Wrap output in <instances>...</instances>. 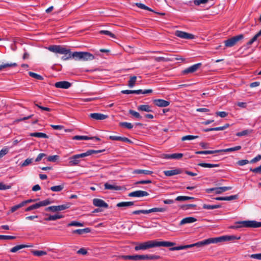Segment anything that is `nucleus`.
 I'll list each match as a JSON object with an SVG mask.
<instances>
[{"label":"nucleus","mask_w":261,"mask_h":261,"mask_svg":"<svg viewBox=\"0 0 261 261\" xmlns=\"http://www.w3.org/2000/svg\"><path fill=\"white\" fill-rule=\"evenodd\" d=\"M46 155V154L44 153H41L40 154H38V155L37 156V157L36 158V159H35V162H39Z\"/></svg>","instance_id":"69168bd1"},{"label":"nucleus","mask_w":261,"mask_h":261,"mask_svg":"<svg viewBox=\"0 0 261 261\" xmlns=\"http://www.w3.org/2000/svg\"><path fill=\"white\" fill-rule=\"evenodd\" d=\"M31 252L33 253V255L35 256H40L42 255H44L47 254V252L45 251L42 250H32L31 251Z\"/></svg>","instance_id":"f704fd0d"},{"label":"nucleus","mask_w":261,"mask_h":261,"mask_svg":"<svg viewBox=\"0 0 261 261\" xmlns=\"http://www.w3.org/2000/svg\"><path fill=\"white\" fill-rule=\"evenodd\" d=\"M59 158V156L57 155H51L47 158V160L48 162H55L57 160H58Z\"/></svg>","instance_id":"6e6d98bb"},{"label":"nucleus","mask_w":261,"mask_h":261,"mask_svg":"<svg viewBox=\"0 0 261 261\" xmlns=\"http://www.w3.org/2000/svg\"><path fill=\"white\" fill-rule=\"evenodd\" d=\"M221 206L220 204H215V205H208L206 204H204L203 205V208L204 209L207 210H212L215 208H218L221 207Z\"/></svg>","instance_id":"c9c22d12"},{"label":"nucleus","mask_w":261,"mask_h":261,"mask_svg":"<svg viewBox=\"0 0 261 261\" xmlns=\"http://www.w3.org/2000/svg\"><path fill=\"white\" fill-rule=\"evenodd\" d=\"M198 138V136L187 135V136L182 137L181 138V140L183 141H186V140H191L195 139H196Z\"/></svg>","instance_id":"8fccbe9b"},{"label":"nucleus","mask_w":261,"mask_h":261,"mask_svg":"<svg viewBox=\"0 0 261 261\" xmlns=\"http://www.w3.org/2000/svg\"><path fill=\"white\" fill-rule=\"evenodd\" d=\"M201 65L202 64L201 63L195 64L184 70L182 71V73L183 74H188L189 73H193L195 72L199 68H200Z\"/></svg>","instance_id":"f8f14e48"},{"label":"nucleus","mask_w":261,"mask_h":261,"mask_svg":"<svg viewBox=\"0 0 261 261\" xmlns=\"http://www.w3.org/2000/svg\"><path fill=\"white\" fill-rule=\"evenodd\" d=\"M241 238L240 237H237L236 236H223L217 238H210L208 239L198 242L194 244L181 245L177 247H173L169 248L170 251L180 250L187 248L196 247L197 248L201 247L210 244H216L219 242L230 241L234 240H239Z\"/></svg>","instance_id":"f257e3e1"},{"label":"nucleus","mask_w":261,"mask_h":261,"mask_svg":"<svg viewBox=\"0 0 261 261\" xmlns=\"http://www.w3.org/2000/svg\"><path fill=\"white\" fill-rule=\"evenodd\" d=\"M47 49L56 54L64 55L61 58L62 60L64 61L69 60L72 57V53L71 52L70 50L61 45H50L47 47Z\"/></svg>","instance_id":"7ed1b4c3"},{"label":"nucleus","mask_w":261,"mask_h":261,"mask_svg":"<svg viewBox=\"0 0 261 261\" xmlns=\"http://www.w3.org/2000/svg\"><path fill=\"white\" fill-rule=\"evenodd\" d=\"M198 166H199L204 168H213L219 167V164H213L210 163H201L198 164Z\"/></svg>","instance_id":"c756f323"},{"label":"nucleus","mask_w":261,"mask_h":261,"mask_svg":"<svg viewBox=\"0 0 261 261\" xmlns=\"http://www.w3.org/2000/svg\"><path fill=\"white\" fill-rule=\"evenodd\" d=\"M70 207L69 203H66L64 204H62L60 205H53L48 206L45 208V210L46 211H50L51 212H57L65 210L66 209Z\"/></svg>","instance_id":"1a4fd4ad"},{"label":"nucleus","mask_w":261,"mask_h":261,"mask_svg":"<svg viewBox=\"0 0 261 261\" xmlns=\"http://www.w3.org/2000/svg\"><path fill=\"white\" fill-rule=\"evenodd\" d=\"M261 160V154L257 155L250 161V163H254Z\"/></svg>","instance_id":"338daca9"},{"label":"nucleus","mask_w":261,"mask_h":261,"mask_svg":"<svg viewBox=\"0 0 261 261\" xmlns=\"http://www.w3.org/2000/svg\"><path fill=\"white\" fill-rule=\"evenodd\" d=\"M9 151V150L7 148H3L0 151V158L4 156L5 155H6Z\"/></svg>","instance_id":"0e129e2a"},{"label":"nucleus","mask_w":261,"mask_h":261,"mask_svg":"<svg viewBox=\"0 0 261 261\" xmlns=\"http://www.w3.org/2000/svg\"><path fill=\"white\" fill-rule=\"evenodd\" d=\"M183 154L181 153L173 154H164L163 158L167 159H180L183 156Z\"/></svg>","instance_id":"a211bd4d"},{"label":"nucleus","mask_w":261,"mask_h":261,"mask_svg":"<svg viewBox=\"0 0 261 261\" xmlns=\"http://www.w3.org/2000/svg\"><path fill=\"white\" fill-rule=\"evenodd\" d=\"M39 208L38 203L33 204L25 209V212L31 211L32 210Z\"/></svg>","instance_id":"3c124183"},{"label":"nucleus","mask_w":261,"mask_h":261,"mask_svg":"<svg viewBox=\"0 0 261 261\" xmlns=\"http://www.w3.org/2000/svg\"><path fill=\"white\" fill-rule=\"evenodd\" d=\"M250 257L261 260V253L253 254L250 255Z\"/></svg>","instance_id":"774afa93"},{"label":"nucleus","mask_w":261,"mask_h":261,"mask_svg":"<svg viewBox=\"0 0 261 261\" xmlns=\"http://www.w3.org/2000/svg\"><path fill=\"white\" fill-rule=\"evenodd\" d=\"M56 88L62 89H68L71 87V84L67 81H61L55 84Z\"/></svg>","instance_id":"f3484780"},{"label":"nucleus","mask_w":261,"mask_h":261,"mask_svg":"<svg viewBox=\"0 0 261 261\" xmlns=\"http://www.w3.org/2000/svg\"><path fill=\"white\" fill-rule=\"evenodd\" d=\"M208 2V0H194V4L195 6H199L201 4H205Z\"/></svg>","instance_id":"4d7b16f0"},{"label":"nucleus","mask_w":261,"mask_h":261,"mask_svg":"<svg viewBox=\"0 0 261 261\" xmlns=\"http://www.w3.org/2000/svg\"><path fill=\"white\" fill-rule=\"evenodd\" d=\"M99 33L100 34H105V35H108L110 37H111L112 38H116V36L115 34H114L113 33H112V32H111L110 31H107V30H101V31H99Z\"/></svg>","instance_id":"a18cd8bd"},{"label":"nucleus","mask_w":261,"mask_h":261,"mask_svg":"<svg viewBox=\"0 0 261 261\" xmlns=\"http://www.w3.org/2000/svg\"><path fill=\"white\" fill-rule=\"evenodd\" d=\"M93 204L94 206L99 207H105L108 208V204L105 202V201L102 199L94 198L93 200Z\"/></svg>","instance_id":"ddd939ff"},{"label":"nucleus","mask_w":261,"mask_h":261,"mask_svg":"<svg viewBox=\"0 0 261 261\" xmlns=\"http://www.w3.org/2000/svg\"><path fill=\"white\" fill-rule=\"evenodd\" d=\"M231 187H222L207 189L206 190V191L208 193H210L213 191H215L216 194H219L227 190H231Z\"/></svg>","instance_id":"9d476101"},{"label":"nucleus","mask_w":261,"mask_h":261,"mask_svg":"<svg viewBox=\"0 0 261 261\" xmlns=\"http://www.w3.org/2000/svg\"><path fill=\"white\" fill-rule=\"evenodd\" d=\"M16 237L11 236L0 235V240H13Z\"/></svg>","instance_id":"13d9d810"},{"label":"nucleus","mask_w":261,"mask_h":261,"mask_svg":"<svg viewBox=\"0 0 261 261\" xmlns=\"http://www.w3.org/2000/svg\"><path fill=\"white\" fill-rule=\"evenodd\" d=\"M175 35L179 38L186 39H193L194 38V35L179 30L175 31Z\"/></svg>","instance_id":"9b49d317"},{"label":"nucleus","mask_w":261,"mask_h":261,"mask_svg":"<svg viewBox=\"0 0 261 261\" xmlns=\"http://www.w3.org/2000/svg\"><path fill=\"white\" fill-rule=\"evenodd\" d=\"M196 206V204H185L181 206V208L185 210H187L192 208L195 207Z\"/></svg>","instance_id":"5fc2aeb1"},{"label":"nucleus","mask_w":261,"mask_h":261,"mask_svg":"<svg viewBox=\"0 0 261 261\" xmlns=\"http://www.w3.org/2000/svg\"><path fill=\"white\" fill-rule=\"evenodd\" d=\"M153 103L159 107H166L170 105V102L162 99L153 100Z\"/></svg>","instance_id":"dca6fc26"},{"label":"nucleus","mask_w":261,"mask_h":261,"mask_svg":"<svg viewBox=\"0 0 261 261\" xmlns=\"http://www.w3.org/2000/svg\"><path fill=\"white\" fill-rule=\"evenodd\" d=\"M197 221V219L194 217H189L184 218L180 222V225H182L187 223H191Z\"/></svg>","instance_id":"4be33fe9"},{"label":"nucleus","mask_w":261,"mask_h":261,"mask_svg":"<svg viewBox=\"0 0 261 261\" xmlns=\"http://www.w3.org/2000/svg\"><path fill=\"white\" fill-rule=\"evenodd\" d=\"M29 75L32 77H33L38 80H43L44 79L43 76H42L41 75L31 71H30L29 72Z\"/></svg>","instance_id":"58836bf2"},{"label":"nucleus","mask_w":261,"mask_h":261,"mask_svg":"<svg viewBox=\"0 0 261 261\" xmlns=\"http://www.w3.org/2000/svg\"><path fill=\"white\" fill-rule=\"evenodd\" d=\"M136 5L139 8L148 10L149 11L153 12V10L148 7L145 6L144 4L142 3H137Z\"/></svg>","instance_id":"a19ab883"},{"label":"nucleus","mask_w":261,"mask_h":261,"mask_svg":"<svg viewBox=\"0 0 261 261\" xmlns=\"http://www.w3.org/2000/svg\"><path fill=\"white\" fill-rule=\"evenodd\" d=\"M249 163H250V162L247 160H241L239 161L237 163L238 165L242 166L247 164Z\"/></svg>","instance_id":"680f3d73"},{"label":"nucleus","mask_w":261,"mask_h":261,"mask_svg":"<svg viewBox=\"0 0 261 261\" xmlns=\"http://www.w3.org/2000/svg\"><path fill=\"white\" fill-rule=\"evenodd\" d=\"M89 117L96 120H102L108 118V116L101 113H91L89 115Z\"/></svg>","instance_id":"4468645a"},{"label":"nucleus","mask_w":261,"mask_h":261,"mask_svg":"<svg viewBox=\"0 0 261 261\" xmlns=\"http://www.w3.org/2000/svg\"><path fill=\"white\" fill-rule=\"evenodd\" d=\"M105 189L107 190H121V187L120 186H118L116 185H112L108 182H106L104 185Z\"/></svg>","instance_id":"5701e85b"},{"label":"nucleus","mask_w":261,"mask_h":261,"mask_svg":"<svg viewBox=\"0 0 261 261\" xmlns=\"http://www.w3.org/2000/svg\"><path fill=\"white\" fill-rule=\"evenodd\" d=\"M174 242L168 241L158 242L156 241H148L142 243H140L138 245L135 247V250L138 251L139 250H146L149 248L156 247H173L175 245Z\"/></svg>","instance_id":"f03ea898"},{"label":"nucleus","mask_w":261,"mask_h":261,"mask_svg":"<svg viewBox=\"0 0 261 261\" xmlns=\"http://www.w3.org/2000/svg\"><path fill=\"white\" fill-rule=\"evenodd\" d=\"M129 113L131 114L132 116H133L134 117L138 118L139 119H141L142 118L138 112H136L133 110H129Z\"/></svg>","instance_id":"49530a36"},{"label":"nucleus","mask_w":261,"mask_h":261,"mask_svg":"<svg viewBox=\"0 0 261 261\" xmlns=\"http://www.w3.org/2000/svg\"><path fill=\"white\" fill-rule=\"evenodd\" d=\"M32 245H23V244L19 245H17L16 246H14V247L11 248V249L10 250V251L11 252L14 253V252H16L17 251H18V250H19L22 248L32 247Z\"/></svg>","instance_id":"bb28decb"},{"label":"nucleus","mask_w":261,"mask_h":261,"mask_svg":"<svg viewBox=\"0 0 261 261\" xmlns=\"http://www.w3.org/2000/svg\"><path fill=\"white\" fill-rule=\"evenodd\" d=\"M30 136L32 137H38V138H48V136L44 133H33L30 134Z\"/></svg>","instance_id":"7c9ffc66"},{"label":"nucleus","mask_w":261,"mask_h":261,"mask_svg":"<svg viewBox=\"0 0 261 261\" xmlns=\"http://www.w3.org/2000/svg\"><path fill=\"white\" fill-rule=\"evenodd\" d=\"M181 173L182 170L180 169H175L172 170H166L164 171V174L167 176H171Z\"/></svg>","instance_id":"aec40b11"},{"label":"nucleus","mask_w":261,"mask_h":261,"mask_svg":"<svg viewBox=\"0 0 261 261\" xmlns=\"http://www.w3.org/2000/svg\"><path fill=\"white\" fill-rule=\"evenodd\" d=\"M137 109L139 111H144L147 112H150L152 111L151 109V107L148 105H143L139 106Z\"/></svg>","instance_id":"a878e982"},{"label":"nucleus","mask_w":261,"mask_h":261,"mask_svg":"<svg viewBox=\"0 0 261 261\" xmlns=\"http://www.w3.org/2000/svg\"><path fill=\"white\" fill-rule=\"evenodd\" d=\"M91 231V229L90 228H85L84 229H78L74 230L72 231L73 233H77L79 234H82L83 233H89Z\"/></svg>","instance_id":"cd10ccee"},{"label":"nucleus","mask_w":261,"mask_h":261,"mask_svg":"<svg viewBox=\"0 0 261 261\" xmlns=\"http://www.w3.org/2000/svg\"><path fill=\"white\" fill-rule=\"evenodd\" d=\"M166 211V208L164 207H154L149 210H140L134 211L132 212L133 214L139 215L140 214H147L153 212H164Z\"/></svg>","instance_id":"6e6552de"},{"label":"nucleus","mask_w":261,"mask_h":261,"mask_svg":"<svg viewBox=\"0 0 261 261\" xmlns=\"http://www.w3.org/2000/svg\"><path fill=\"white\" fill-rule=\"evenodd\" d=\"M105 150H88L86 152L74 155L69 158V165L70 166H75L80 162V158L91 155L94 153L102 152Z\"/></svg>","instance_id":"20e7f679"},{"label":"nucleus","mask_w":261,"mask_h":261,"mask_svg":"<svg viewBox=\"0 0 261 261\" xmlns=\"http://www.w3.org/2000/svg\"><path fill=\"white\" fill-rule=\"evenodd\" d=\"M136 80H137V76H130V79L128 82L127 85L128 86V87H129L130 88L133 87L135 85Z\"/></svg>","instance_id":"e433bc0d"},{"label":"nucleus","mask_w":261,"mask_h":261,"mask_svg":"<svg viewBox=\"0 0 261 261\" xmlns=\"http://www.w3.org/2000/svg\"><path fill=\"white\" fill-rule=\"evenodd\" d=\"M250 171L255 173H261V165L255 168H250Z\"/></svg>","instance_id":"bf43d9fd"},{"label":"nucleus","mask_w":261,"mask_h":261,"mask_svg":"<svg viewBox=\"0 0 261 261\" xmlns=\"http://www.w3.org/2000/svg\"><path fill=\"white\" fill-rule=\"evenodd\" d=\"M194 199V198L193 197H189V196H179L176 198L175 200L180 201H186V200H190V199Z\"/></svg>","instance_id":"4c0bfd02"},{"label":"nucleus","mask_w":261,"mask_h":261,"mask_svg":"<svg viewBox=\"0 0 261 261\" xmlns=\"http://www.w3.org/2000/svg\"><path fill=\"white\" fill-rule=\"evenodd\" d=\"M64 189V185H61L58 186H53L50 188V190L54 192H60Z\"/></svg>","instance_id":"ea45409f"},{"label":"nucleus","mask_w":261,"mask_h":261,"mask_svg":"<svg viewBox=\"0 0 261 261\" xmlns=\"http://www.w3.org/2000/svg\"><path fill=\"white\" fill-rule=\"evenodd\" d=\"M51 203V201L49 199H45L44 200L40 201L38 202L39 207L44 206L47 205Z\"/></svg>","instance_id":"09e8293b"},{"label":"nucleus","mask_w":261,"mask_h":261,"mask_svg":"<svg viewBox=\"0 0 261 261\" xmlns=\"http://www.w3.org/2000/svg\"><path fill=\"white\" fill-rule=\"evenodd\" d=\"M238 198V195H231L229 196H225V197H217L215 198V199L217 200H227L230 201L233 200H236Z\"/></svg>","instance_id":"412c9836"},{"label":"nucleus","mask_w":261,"mask_h":261,"mask_svg":"<svg viewBox=\"0 0 261 261\" xmlns=\"http://www.w3.org/2000/svg\"><path fill=\"white\" fill-rule=\"evenodd\" d=\"M119 126L125 127L128 129H132L133 127V125L132 123L127 122H122L119 123Z\"/></svg>","instance_id":"c03bdc74"},{"label":"nucleus","mask_w":261,"mask_h":261,"mask_svg":"<svg viewBox=\"0 0 261 261\" xmlns=\"http://www.w3.org/2000/svg\"><path fill=\"white\" fill-rule=\"evenodd\" d=\"M134 174H144L145 175H150L153 173V172L150 170L136 169L133 171Z\"/></svg>","instance_id":"c85d7f7f"},{"label":"nucleus","mask_w":261,"mask_h":261,"mask_svg":"<svg viewBox=\"0 0 261 261\" xmlns=\"http://www.w3.org/2000/svg\"><path fill=\"white\" fill-rule=\"evenodd\" d=\"M123 94H140L141 92V90H122L121 92Z\"/></svg>","instance_id":"2f4dec72"},{"label":"nucleus","mask_w":261,"mask_h":261,"mask_svg":"<svg viewBox=\"0 0 261 261\" xmlns=\"http://www.w3.org/2000/svg\"><path fill=\"white\" fill-rule=\"evenodd\" d=\"M216 116H219L222 118H224L228 115V113L226 112H217L216 113Z\"/></svg>","instance_id":"052dcab7"},{"label":"nucleus","mask_w":261,"mask_h":261,"mask_svg":"<svg viewBox=\"0 0 261 261\" xmlns=\"http://www.w3.org/2000/svg\"><path fill=\"white\" fill-rule=\"evenodd\" d=\"M17 66V64L16 63L5 64L4 65H0V71L7 67H16Z\"/></svg>","instance_id":"de8ad7c7"},{"label":"nucleus","mask_w":261,"mask_h":261,"mask_svg":"<svg viewBox=\"0 0 261 261\" xmlns=\"http://www.w3.org/2000/svg\"><path fill=\"white\" fill-rule=\"evenodd\" d=\"M72 57L75 59H78L82 61H91L94 59V57L88 52H73L72 53Z\"/></svg>","instance_id":"423d86ee"},{"label":"nucleus","mask_w":261,"mask_h":261,"mask_svg":"<svg viewBox=\"0 0 261 261\" xmlns=\"http://www.w3.org/2000/svg\"><path fill=\"white\" fill-rule=\"evenodd\" d=\"M241 148H242V147L239 145V146H236L233 147L228 148H227V149L217 150V151H219L218 153L219 152H232V151L239 150Z\"/></svg>","instance_id":"393cba45"},{"label":"nucleus","mask_w":261,"mask_h":261,"mask_svg":"<svg viewBox=\"0 0 261 261\" xmlns=\"http://www.w3.org/2000/svg\"><path fill=\"white\" fill-rule=\"evenodd\" d=\"M134 204V202L133 201H128V202H121L117 204V206L118 207H125V206H132Z\"/></svg>","instance_id":"473e14b6"},{"label":"nucleus","mask_w":261,"mask_h":261,"mask_svg":"<svg viewBox=\"0 0 261 261\" xmlns=\"http://www.w3.org/2000/svg\"><path fill=\"white\" fill-rule=\"evenodd\" d=\"M33 159H27L22 163L20 164L21 167H25L28 166L32 163Z\"/></svg>","instance_id":"864d4df0"},{"label":"nucleus","mask_w":261,"mask_h":261,"mask_svg":"<svg viewBox=\"0 0 261 261\" xmlns=\"http://www.w3.org/2000/svg\"><path fill=\"white\" fill-rule=\"evenodd\" d=\"M236 225L229 227L231 229H238L241 227L258 228L261 227V222H257L254 220H247L238 221L236 222Z\"/></svg>","instance_id":"39448f33"},{"label":"nucleus","mask_w":261,"mask_h":261,"mask_svg":"<svg viewBox=\"0 0 261 261\" xmlns=\"http://www.w3.org/2000/svg\"><path fill=\"white\" fill-rule=\"evenodd\" d=\"M244 38L243 34H240L233 36L224 41L225 46L226 47H231L234 46L239 41L242 40Z\"/></svg>","instance_id":"0eeeda50"},{"label":"nucleus","mask_w":261,"mask_h":261,"mask_svg":"<svg viewBox=\"0 0 261 261\" xmlns=\"http://www.w3.org/2000/svg\"><path fill=\"white\" fill-rule=\"evenodd\" d=\"M219 151L217 150H204V151H197L195 152L196 154H213L216 153H218Z\"/></svg>","instance_id":"72a5a7b5"},{"label":"nucleus","mask_w":261,"mask_h":261,"mask_svg":"<svg viewBox=\"0 0 261 261\" xmlns=\"http://www.w3.org/2000/svg\"><path fill=\"white\" fill-rule=\"evenodd\" d=\"M93 138H90L86 136H75L73 137V139L77 140H90L92 139Z\"/></svg>","instance_id":"79ce46f5"},{"label":"nucleus","mask_w":261,"mask_h":261,"mask_svg":"<svg viewBox=\"0 0 261 261\" xmlns=\"http://www.w3.org/2000/svg\"><path fill=\"white\" fill-rule=\"evenodd\" d=\"M119 258L123 259L125 260L132 259L134 260H139V255H120L118 256Z\"/></svg>","instance_id":"b1692460"},{"label":"nucleus","mask_w":261,"mask_h":261,"mask_svg":"<svg viewBox=\"0 0 261 261\" xmlns=\"http://www.w3.org/2000/svg\"><path fill=\"white\" fill-rule=\"evenodd\" d=\"M249 134V130H244L243 131H242L241 132H238L236 134V136L238 137H241L243 136L247 135Z\"/></svg>","instance_id":"e2e57ef3"},{"label":"nucleus","mask_w":261,"mask_h":261,"mask_svg":"<svg viewBox=\"0 0 261 261\" xmlns=\"http://www.w3.org/2000/svg\"><path fill=\"white\" fill-rule=\"evenodd\" d=\"M68 226H83L84 223L77 221H72L68 225Z\"/></svg>","instance_id":"603ef678"},{"label":"nucleus","mask_w":261,"mask_h":261,"mask_svg":"<svg viewBox=\"0 0 261 261\" xmlns=\"http://www.w3.org/2000/svg\"><path fill=\"white\" fill-rule=\"evenodd\" d=\"M109 139L111 140L120 141L128 143H133L132 141L126 137H122L120 136H110Z\"/></svg>","instance_id":"6ab92c4d"},{"label":"nucleus","mask_w":261,"mask_h":261,"mask_svg":"<svg viewBox=\"0 0 261 261\" xmlns=\"http://www.w3.org/2000/svg\"><path fill=\"white\" fill-rule=\"evenodd\" d=\"M24 203H23V202L22 201L21 203H20L19 204H17V205H15L12 207H11V212L12 213H13L14 212H15L16 211H17L18 209L24 206Z\"/></svg>","instance_id":"37998d69"},{"label":"nucleus","mask_w":261,"mask_h":261,"mask_svg":"<svg viewBox=\"0 0 261 261\" xmlns=\"http://www.w3.org/2000/svg\"><path fill=\"white\" fill-rule=\"evenodd\" d=\"M148 195H149V193L148 192L141 190L134 191L128 194V196L135 197H141L147 196Z\"/></svg>","instance_id":"2eb2a0df"}]
</instances>
